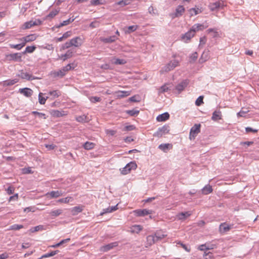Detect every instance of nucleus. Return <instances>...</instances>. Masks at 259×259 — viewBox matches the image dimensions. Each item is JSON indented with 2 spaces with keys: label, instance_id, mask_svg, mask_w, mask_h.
Returning a JSON list of instances; mask_svg holds the SVG:
<instances>
[{
  "label": "nucleus",
  "instance_id": "obj_1",
  "mask_svg": "<svg viewBox=\"0 0 259 259\" xmlns=\"http://www.w3.org/2000/svg\"><path fill=\"white\" fill-rule=\"evenodd\" d=\"M170 131L169 126L168 125H164L162 127H159L157 131L154 133L153 136L155 137L160 138L162 136L168 134Z\"/></svg>",
  "mask_w": 259,
  "mask_h": 259
},
{
  "label": "nucleus",
  "instance_id": "obj_2",
  "mask_svg": "<svg viewBox=\"0 0 259 259\" xmlns=\"http://www.w3.org/2000/svg\"><path fill=\"white\" fill-rule=\"evenodd\" d=\"M179 62L177 60H173L169 62L161 70V73L167 72L174 69L178 65Z\"/></svg>",
  "mask_w": 259,
  "mask_h": 259
},
{
  "label": "nucleus",
  "instance_id": "obj_3",
  "mask_svg": "<svg viewBox=\"0 0 259 259\" xmlns=\"http://www.w3.org/2000/svg\"><path fill=\"white\" fill-rule=\"evenodd\" d=\"M208 7L211 11H214L219 9H223L225 7V4L223 1L220 0L214 3H210Z\"/></svg>",
  "mask_w": 259,
  "mask_h": 259
},
{
  "label": "nucleus",
  "instance_id": "obj_4",
  "mask_svg": "<svg viewBox=\"0 0 259 259\" xmlns=\"http://www.w3.org/2000/svg\"><path fill=\"white\" fill-rule=\"evenodd\" d=\"M200 132V124H195L191 128L190 132V140L194 139L197 135Z\"/></svg>",
  "mask_w": 259,
  "mask_h": 259
},
{
  "label": "nucleus",
  "instance_id": "obj_5",
  "mask_svg": "<svg viewBox=\"0 0 259 259\" xmlns=\"http://www.w3.org/2000/svg\"><path fill=\"white\" fill-rule=\"evenodd\" d=\"M7 58H9L10 61H19L21 62L22 61L21 58V54L19 53H16L10 54L7 56Z\"/></svg>",
  "mask_w": 259,
  "mask_h": 259
},
{
  "label": "nucleus",
  "instance_id": "obj_6",
  "mask_svg": "<svg viewBox=\"0 0 259 259\" xmlns=\"http://www.w3.org/2000/svg\"><path fill=\"white\" fill-rule=\"evenodd\" d=\"M118 243L117 242H112L101 246L100 248V251L107 252L113 249L114 247H116Z\"/></svg>",
  "mask_w": 259,
  "mask_h": 259
},
{
  "label": "nucleus",
  "instance_id": "obj_7",
  "mask_svg": "<svg viewBox=\"0 0 259 259\" xmlns=\"http://www.w3.org/2000/svg\"><path fill=\"white\" fill-rule=\"evenodd\" d=\"M233 225H229L226 223L221 224L219 227V231L221 233H225L229 231L232 228Z\"/></svg>",
  "mask_w": 259,
  "mask_h": 259
},
{
  "label": "nucleus",
  "instance_id": "obj_8",
  "mask_svg": "<svg viewBox=\"0 0 259 259\" xmlns=\"http://www.w3.org/2000/svg\"><path fill=\"white\" fill-rule=\"evenodd\" d=\"M136 215L138 217H144L146 215L151 214L152 211L151 210H148L146 209H137L135 210Z\"/></svg>",
  "mask_w": 259,
  "mask_h": 259
},
{
  "label": "nucleus",
  "instance_id": "obj_9",
  "mask_svg": "<svg viewBox=\"0 0 259 259\" xmlns=\"http://www.w3.org/2000/svg\"><path fill=\"white\" fill-rule=\"evenodd\" d=\"M36 37L35 34H32L27 35L25 37L19 38V40L25 43V45L27 42L34 41L36 39Z\"/></svg>",
  "mask_w": 259,
  "mask_h": 259
},
{
  "label": "nucleus",
  "instance_id": "obj_10",
  "mask_svg": "<svg viewBox=\"0 0 259 259\" xmlns=\"http://www.w3.org/2000/svg\"><path fill=\"white\" fill-rule=\"evenodd\" d=\"M189 83V81L187 79L184 80L179 83L176 87V89L180 93L184 89L187 87Z\"/></svg>",
  "mask_w": 259,
  "mask_h": 259
},
{
  "label": "nucleus",
  "instance_id": "obj_11",
  "mask_svg": "<svg viewBox=\"0 0 259 259\" xmlns=\"http://www.w3.org/2000/svg\"><path fill=\"white\" fill-rule=\"evenodd\" d=\"M18 76L21 77L22 79H26L27 80H32L34 79L35 78L31 74L27 72H24L23 70L20 71V73L17 75Z\"/></svg>",
  "mask_w": 259,
  "mask_h": 259
},
{
  "label": "nucleus",
  "instance_id": "obj_12",
  "mask_svg": "<svg viewBox=\"0 0 259 259\" xmlns=\"http://www.w3.org/2000/svg\"><path fill=\"white\" fill-rule=\"evenodd\" d=\"M63 193L60 191H52L50 192H48L46 194V196L49 197H50L51 198H56L60 196H62Z\"/></svg>",
  "mask_w": 259,
  "mask_h": 259
},
{
  "label": "nucleus",
  "instance_id": "obj_13",
  "mask_svg": "<svg viewBox=\"0 0 259 259\" xmlns=\"http://www.w3.org/2000/svg\"><path fill=\"white\" fill-rule=\"evenodd\" d=\"M19 92L26 97H30L33 93L32 90L27 88L20 89Z\"/></svg>",
  "mask_w": 259,
  "mask_h": 259
},
{
  "label": "nucleus",
  "instance_id": "obj_14",
  "mask_svg": "<svg viewBox=\"0 0 259 259\" xmlns=\"http://www.w3.org/2000/svg\"><path fill=\"white\" fill-rule=\"evenodd\" d=\"M84 206L81 205H79L75 207H72L71 209V212L72 215H76L79 213L81 212L83 209Z\"/></svg>",
  "mask_w": 259,
  "mask_h": 259
},
{
  "label": "nucleus",
  "instance_id": "obj_15",
  "mask_svg": "<svg viewBox=\"0 0 259 259\" xmlns=\"http://www.w3.org/2000/svg\"><path fill=\"white\" fill-rule=\"evenodd\" d=\"M71 45L75 47H78L82 44L81 39L79 37H75L70 40Z\"/></svg>",
  "mask_w": 259,
  "mask_h": 259
},
{
  "label": "nucleus",
  "instance_id": "obj_16",
  "mask_svg": "<svg viewBox=\"0 0 259 259\" xmlns=\"http://www.w3.org/2000/svg\"><path fill=\"white\" fill-rule=\"evenodd\" d=\"M208 50H204L202 53L201 57L199 59V62L200 63H203L206 61L209 58Z\"/></svg>",
  "mask_w": 259,
  "mask_h": 259
},
{
  "label": "nucleus",
  "instance_id": "obj_17",
  "mask_svg": "<svg viewBox=\"0 0 259 259\" xmlns=\"http://www.w3.org/2000/svg\"><path fill=\"white\" fill-rule=\"evenodd\" d=\"M131 94V91H118L116 92V97L118 99L123 98L124 97L130 96Z\"/></svg>",
  "mask_w": 259,
  "mask_h": 259
},
{
  "label": "nucleus",
  "instance_id": "obj_18",
  "mask_svg": "<svg viewBox=\"0 0 259 259\" xmlns=\"http://www.w3.org/2000/svg\"><path fill=\"white\" fill-rule=\"evenodd\" d=\"M185 12V8L183 6L179 5L176 9L174 13V17H179L181 16Z\"/></svg>",
  "mask_w": 259,
  "mask_h": 259
},
{
  "label": "nucleus",
  "instance_id": "obj_19",
  "mask_svg": "<svg viewBox=\"0 0 259 259\" xmlns=\"http://www.w3.org/2000/svg\"><path fill=\"white\" fill-rule=\"evenodd\" d=\"M169 118V114L167 112H165L161 114L158 115L156 117L157 121L161 122L165 121Z\"/></svg>",
  "mask_w": 259,
  "mask_h": 259
},
{
  "label": "nucleus",
  "instance_id": "obj_20",
  "mask_svg": "<svg viewBox=\"0 0 259 259\" xmlns=\"http://www.w3.org/2000/svg\"><path fill=\"white\" fill-rule=\"evenodd\" d=\"M191 214V213L190 211L182 212L178 214L177 218L180 220H184L190 216Z\"/></svg>",
  "mask_w": 259,
  "mask_h": 259
},
{
  "label": "nucleus",
  "instance_id": "obj_21",
  "mask_svg": "<svg viewBox=\"0 0 259 259\" xmlns=\"http://www.w3.org/2000/svg\"><path fill=\"white\" fill-rule=\"evenodd\" d=\"M205 28L202 24H195L190 28V30L195 34L196 31L202 30Z\"/></svg>",
  "mask_w": 259,
  "mask_h": 259
},
{
  "label": "nucleus",
  "instance_id": "obj_22",
  "mask_svg": "<svg viewBox=\"0 0 259 259\" xmlns=\"http://www.w3.org/2000/svg\"><path fill=\"white\" fill-rule=\"evenodd\" d=\"M195 34L190 29L187 32H186L185 34H184L182 38L185 41L187 40H189L192 37L194 36Z\"/></svg>",
  "mask_w": 259,
  "mask_h": 259
},
{
  "label": "nucleus",
  "instance_id": "obj_23",
  "mask_svg": "<svg viewBox=\"0 0 259 259\" xmlns=\"http://www.w3.org/2000/svg\"><path fill=\"white\" fill-rule=\"evenodd\" d=\"M201 193L203 195H207L212 192V187L208 184L201 189Z\"/></svg>",
  "mask_w": 259,
  "mask_h": 259
},
{
  "label": "nucleus",
  "instance_id": "obj_24",
  "mask_svg": "<svg viewBox=\"0 0 259 259\" xmlns=\"http://www.w3.org/2000/svg\"><path fill=\"white\" fill-rule=\"evenodd\" d=\"M156 241V238L154 235H150L147 237V244L149 246H151L154 244Z\"/></svg>",
  "mask_w": 259,
  "mask_h": 259
},
{
  "label": "nucleus",
  "instance_id": "obj_25",
  "mask_svg": "<svg viewBox=\"0 0 259 259\" xmlns=\"http://www.w3.org/2000/svg\"><path fill=\"white\" fill-rule=\"evenodd\" d=\"M48 94L51 97V99L54 100L61 96V92L58 90H54L48 92Z\"/></svg>",
  "mask_w": 259,
  "mask_h": 259
},
{
  "label": "nucleus",
  "instance_id": "obj_26",
  "mask_svg": "<svg viewBox=\"0 0 259 259\" xmlns=\"http://www.w3.org/2000/svg\"><path fill=\"white\" fill-rule=\"evenodd\" d=\"M222 113L220 111H214L211 116V119L213 121H218L222 119Z\"/></svg>",
  "mask_w": 259,
  "mask_h": 259
},
{
  "label": "nucleus",
  "instance_id": "obj_27",
  "mask_svg": "<svg viewBox=\"0 0 259 259\" xmlns=\"http://www.w3.org/2000/svg\"><path fill=\"white\" fill-rule=\"evenodd\" d=\"M172 147V146L170 144H161L158 146V148L164 152H166L168 149Z\"/></svg>",
  "mask_w": 259,
  "mask_h": 259
},
{
  "label": "nucleus",
  "instance_id": "obj_28",
  "mask_svg": "<svg viewBox=\"0 0 259 259\" xmlns=\"http://www.w3.org/2000/svg\"><path fill=\"white\" fill-rule=\"evenodd\" d=\"M52 74L53 75L54 77H58L60 78H62L63 76H64L66 74V73L64 72V70L61 68L58 71H55L53 72H52Z\"/></svg>",
  "mask_w": 259,
  "mask_h": 259
},
{
  "label": "nucleus",
  "instance_id": "obj_29",
  "mask_svg": "<svg viewBox=\"0 0 259 259\" xmlns=\"http://www.w3.org/2000/svg\"><path fill=\"white\" fill-rule=\"evenodd\" d=\"M116 39V37L113 35L107 38H101V40L105 43H111L114 42Z\"/></svg>",
  "mask_w": 259,
  "mask_h": 259
},
{
  "label": "nucleus",
  "instance_id": "obj_30",
  "mask_svg": "<svg viewBox=\"0 0 259 259\" xmlns=\"http://www.w3.org/2000/svg\"><path fill=\"white\" fill-rule=\"evenodd\" d=\"M18 79H8V80H6L4 81H3V85L4 86H10V85H12L14 84H15L16 83L18 82Z\"/></svg>",
  "mask_w": 259,
  "mask_h": 259
},
{
  "label": "nucleus",
  "instance_id": "obj_31",
  "mask_svg": "<svg viewBox=\"0 0 259 259\" xmlns=\"http://www.w3.org/2000/svg\"><path fill=\"white\" fill-rule=\"evenodd\" d=\"M76 120L79 122H88L89 121V118L85 115H82L80 116H77Z\"/></svg>",
  "mask_w": 259,
  "mask_h": 259
},
{
  "label": "nucleus",
  "instance_id": "obj_32",
  "mask_svg": "<svg viewBox=\"0 0 259 259\" xmlns=\"http://www.w3.org/2000/svg\"><path fill=\"white\" fill-rule=\"evenodd\" d=\"M72 55H73V51H71V50H68L65 54L62 55L61 58L63 61H65L67 59L72 57Z\"/></svg>",
  "mask_w": 259,
  "mask_h": 259
},
{
  "label": "nucleus",
  "instance_id": "obj_33",
  "mask_svg": "<svg viewBox=\"0 0 259 259\" xmlns=\"http://www.w3.org/2000/svg\"><path fill=\"white\" fill-rule=\"evenodd\" d=\"M59 252V251L58 250L52 251L50 252H48V253H47L42 255L38 259H41L42 258H47V257H50L53 256L57 254Z\"/></svg>",
  "mask_w": 259,
  "mask_h": 259
},
{
  "label": "nucleus",
  "instance_id": "obj_34",
  "mask_svg": "<svg viewBox=\"0 0 259 259\" xmlns=\"http://www.w3.org/2000/svg\"><path fill=\"white\" fill-rule=\"evenodd\" d=\"M45 229H45V227L44 226L38 225V226H35L34 227L31 228L29 230V231L31 232V233H34L35 232H37V231H39L45 230Z\"/></svg>",
  "mask_w": 259,
  "mask_h": 259
},
{
  "label": "nucleus",
  "instance_id": "obj_35",
  "mask_svg": "<svg viewBox=\"0 0 259 259\" xmlns=\"http://www.w3.org/2000/svg\"><path fill=\"white\" fill-rule=\"evenodd\" d=\"M25 43H23V41H21V42L19 44L17 45H14V44H10L9 46L12 49H15L17 50H20L23 47H24Z\"/></svg>",
  "mask_w": 259,
  "mask_h": 259
},
{
  "label": "nucleus",
  "instance_id": "obj_36",
  "mask_svg": "<svg viewBox=\"0 0 259 259\" xmlns=\"http://www.w3.org/2000/svg\"><path fill=\"white\" fill-rule=\"evenodd\" d=\"M125 112L131 116L135 117L139 114L140 111L138 110L133 109L132 110H126Z\"/></svg>",
  "mask_w": 259,
  "mask_h": 259
},
{
  "label": "nucleus",
  "instance_id": "obj_37",
  "mask_svg": "<svg viewBox=\"0 0 259 259\" xmlns=\"http://www.w3.org/2000/svg\"><path fill=\"white\" fill-rule=\"evenodd\" d=\"M138 28V26L137 25L130 26L126 28L125 32L126 33H131L136 31Z\"/></svg>",
  "mask_w": 259,
  "mask_h": 259
},
{
  "label": "nucleus",
  "instance_id": "obj_38",
  "mask_svg": "<svg viewBox=\"0 0 259 259\" xmlns=\"http://www.w3.org/2000/svg\"><path fill=\"white\" fill-rule=\"evenodd\" d=\"M73 200V198L70 196L66 197L65 198H61L57 200V202L59 203H68L70 201H71Z\"/></svg>",
  "mask_w": 259,
  "mask_h": 259
},
{
  "label": "nucleus",
  "instance_id": "obj_39",
  "mask_svg": "<svg viewBox=\"0 0 259 259\" xmlns=\"http://www.w3.org/2000/svg\"><path fill=\"white\" fill-rule=\"evenodd\" d=\"M95 145L94 143L86 142L83 145V148L86 150H91L94 148Z\"/></svg>",
  "mask_w": 259,
  "mask_h": 259
},
{
  "label": "nucleus",
  "instance_id": "obj_40",
  "mask_svg": "<svg viewBox=\"0 0 259 259\" xmlns=\"http://www.w3.org/2000/svg\"><path fill=\"white\" fill-rule=\"evenodd\" d=\"M169 88L167 86V84H165L161 86L159 89H158V94H160L161 93H164L165 92H167L168 90H169Z\"/></svg>",
  "mask_w": 259,
  "mask_h": 259
},
{
  "label": "nucleus",
  "instance_id": "obj_41",
  "mask_svg": "<svg viewBox=\"0 0 259 259\" xmlns=\"http://www.w3.org/2000/svg\"><path fill=\"white\" fill-rule=\"evenodd\" d=\"M42 93H40L38 95V102L40 104L44 105L46 103V100L49 98V97L47 96L46 97H42Z\"/></svg>",
  "mask_w": 259,
  "mask_h": 259
},
{
  "label": "nucleus",
  "instance_id": "obj_42",
  "mask_svg": "<svg viewBox=\"0 0 259 259\" xmlns=\"http://www.w3.org/2000/svg\"><path fill=\"white\" fill-rule=\"evenodd\" d=\"M137 167V165L135 161H132L126 164V168L131 171L132 169H135Z\"/></svg>",
  "mask_w": 259,
  "mask_h": 259
},
{
  "label": "nucleus",
  "instance_id": "obj_43",
  "mask_svg": "<svg viewBox=\"0 0 259 259\" xmlns=\"http://www.w3.org/2000/svg\"><path fill=\"white\" fill-rule=\"evenodd\" d=\"M36 49V47L35 46H27L25 48V50L22 53L23 54H25L26 53H31L33 52Z\"/></svg>",
  "mask_w": 259,
  "mask_h": 259
},
{
  "label": "nucleus",
  "instance_id": "obj_44",
  "mask_svg": "<svg viewBox=\"0 0 259 259\" xmlns=\"http://www.w3.org/2000/svg\"><path fill=\"white\" fill-rule=\"evenodd\" d=\"M114 61L113 63L115 65H123L126 63V61L124 59H121L118 58H114Z\"/></svg>",
  "mask_w": 259,
  "mask_h": 259
},
{
  "label": "nucleus",
  "instance_id": "obj_45",
  "mask_svg": "<svg viewBox=\"0 0 259 259\" xmlns=\"http://www.w3.org/2000/svg\"><path fill=\"white\" fill-rule=\"evenodd\" d=\"M24 226L22 225L14 224L11 226L9 229V230H19L23 228Z\"/></svg>",
  "mask_w": 259,
  "mask_h": 259
},
{
  "label": "nucleus",
  "instance_id": "obj_46",
  "mask_svg": "<svg viewBox=\"0 0 259 259\" xmlns=\"http://www.w3.org/2000/svg\"><path fill=\"white\" fill-rule=\"evenodd\" d=\"M74 21V19H71L69 18L66 20L63 21L62 23H61L59 25L57 26V28H60L63 26H66L68 25L70 23L73 22Z\"/></svg>",
  "mask_w": 259,
  "mask_h": 259
},
{
  "label": "nucleus",
  "instance_id": "obj_47",
  "mask_svg": "<svg viewBox=\"0 0 259 259\" xmlns=\"http://www.w3.org/2000/svg\"><path fill=\"white\" fill-rule=\"evenodd\" d=\"M62 212L63 210L62 209H58L51 211L50 214L53 217H57L60 215Z\"/></svg>",
  "mask_w": 259,
  "mask_h": 259
},
{
  "label": "nucleus",
  "instance_id": "obj_48",
  "mask_svg": "<svg viewBox=\"0 0 259 259\" xmlns=\"http://www.w3.org/2000/svg\"><path fill=\"white\" fill-rule=\"evenodd\" d=\"M154 236H155V238H156V241H158L164 238L166 235L160 232H157L155 233Z\"/></svg>",
  "mask_w": 259,
  "mask_h": 259
},
{
  "label": "nucleus",
  "instance_id": "obj_49",
  "mask_svg": "<svg viewBox=\"0 0 259 259\" xmlns=\"http://www.w3.org/2000/svg\"><path fill=\"white\" fill-rule=\"evenodd\" d=\"M142 230V227L140 225H134L132 228V232L135 233H139L140 231Z\"/></svg>",
  "mask_w": 259,
  "mask_h": 259
},
{
  "label": "nucleus",
  "instance_id": "obj_50",
  "mask_svg": "<svg viewBox=\"0 0 259 259\" xmlns=\"http://www.w3.org/2000/svg\"><path fill=\"white\" fill-rule=\"evenodd\" d=\"M130 4V0H121L117 3V5L122 7L128 5Z\"/></svg>",
  "mask_w": 259,
  "mask_h": 259
},
{
  "label": "nucleus",
  "instance_id": "obj_51",
  "mask_svg": "<svg viewBox=\"0 0 259 259\" xmlns=\"http://www.w3.org/2000/svg\"><path fill=\"white\" fill-rule=\"evenodd\" d=\"M91 4L92 6H99L103 4V0H92Z\"/></svg>",
  "mask_w": 259,
  "mask_h": 259
},
{
  "label": "nucleus",
  "instance_id": "obj_52",
  "mask_svg": "<svg viewBox=\"0 0 259 259\" xmlns=\"http://www.w3.org/2000/svg\"><path fill=\"white\" fill-rule=\"evenodd\" d=\"M198 58V54L197 52H194L190 57V62L193 63L195 62Z\"/></svg>",
  "mask_w": 259,
  "mask_h": 259
},
{
  "label": "nucleus",
  "instance_id": "obj_53",
  "mask_svg": "<svg viewBox=\"0 0 259 259\" xmlns=\"http://www.w3.org/2000/svg\"><path fill=\"white\" fill-rule=\"evenodd\" d=\"M203 103V96H199L195 101L196 105L199 106H200Z\"/></svg>",
  "mask_w": 259,
  "mask_h": 259
},
{
  "label": "nucleus",
  "instance_id": "obj_54",
  "mask_svg": "<svg viewBox=\"0 0 259 259\" xmlns=\"http://www.w3.org/2000/svg\"><path fill=\"white\" fill-rule=\"evenodd\" d=\"M99 26H100V22L98 21H97V20H95V21L92 22L90 24V27L92 28L99 27Z\"/></svg>",
  "mask_w": 259,
  "mask_h": 259
},
{
  "label": "nucleus",
  "instance_id": "obj_55",
  "mask_svg": "<svg viewBox=\"0 0 259 259\" xmlns=\"http://www.w3.org/2000/svg\"><path fill=\"white\" fill-rule=\"evenodd\" d=\"M32 26H34V25L33 24V21L32 20L26 22L24 24V27L25 29H28Z\"/></svg>",
  "mask_w": 259,
  "mask_h": 259
},
{
  "label": "nucleus",
  "instance_id": "obj_56",
  "mask_svg": "<svg viewBox=\"0 0 259 259\" xmlns=\"http://www.w3.org/2000/svg\"><path fill=\"white\" fill-rule=\"evenodd\" d=\"M32 114L33 115H37L39 118H43L44 119H46L47 117L46 114L43 113L38 112L37 111H32Z\"/></svg>",
  "mask_w": 259,
  "mask_h": 259
},
{
  "label": "nucleus",
  "instance_id": "obj_57",
  "mask_svg": "<svg viewBox=\"0 0 259 259\" xmlns=\"http://www.w3.org/2000/svg\"><path fill=\"white\" fill-rule=\"evenodd\" d=\"M58 13H59L58 10H54L51 11V12H50V13L48 15L47 17L51 18H53L56 15H57L58 14Z\"/></svg>",
  "mask_w": 259,
  "mask_h": 259
},
{
  "label": "nucleus",
  "instance_id": "obj_58",
  "mask_svg": "<svg viewBox=\"0 0 259 259\" xmlns=\"http://www.w3.org/2000/svg\"><path fill=\"white\" fill-rule=\"evenodd\" d=\"M90 100L92 103H95L96 102H100L101 100V99L100 97L94 96V97H91L90 98Z\"/></svg>",
  "mask_w": 259,
  "mask_h": 259
},
{
  "label": "nucleus",
  "instance_id": "obj_59",
  "mask_svg": "<svg viewBox=\"0 0 259 259\" xmlns=\"http://www.w3.org/2000/svg\"><path fill=\"white\" fill-rule=\"evenodd\" d=\"M199 9H195V8H191L190 9V13L191 16L196 15L198 14L199 12Z\"/></svg>",
  "mask_w": 259,
  "mask_h": 259
},
{
  "label": "nucleus",
  "instance_id": "obj_60",
  "mask_svg": "<svg viewBox=\"0 0 259 259\" xmlns=\"http://www.w3.org/2000/svg\"><path fill=\"white\" fill-rule=\"evenodd\" d=\"M121 174L122 175H126L130 172V171L129 169H128V168H126V165L122 169H120Z\"/></svg>",
  "mask_w": 259,
  "mask_h": 259
},
{
  "label": "nucleus",
  "instance_id": "obj_61",
  "mask_svg": "<svg viewBox=\"0 0 259 259\" xmlns=\"http://www.w3.org/2000/svg\"><path fill=\"white\" fill-rule=\"evenodd\" d=\"M136 128V127L133 125H126L124 128V131H131Z\"/></svg>",
  "mask_w": 259,
  "mask_h": 259
},
{
  "label": "nucleus",
  "instance_id": "obj_62",
  "mask_svg": "<svg viewBox=\"0 0 259 259\" xmlns=\"http://www.w3.org/2000/svg\"><path fill=\"white\" fill-rule=\"evenodd\" d=\"M199 249L201 250H209L210 249H213V247H209L206 244L201 245L199 246Z\"/></svg>",
  "mask_w": 259,
  "mask_h": 259
},
{
  "label": "nucleus",
  "instance_id": "obj_63",
  "mask_svg": "<svg viewBox=\"0 0 259 259\" xmlns=\"http://www.w3.org/2000/svg\"><path fill=\"white\" fill-rule=\"evenodd\" d=\"M62 69L64 70V72L66 73L69 70H70L72 69V67L70 64H68L66 66L62 68Z\"/></svg>",
  "mask_w": 259,
  "mask_h": 259
},
{
  "label": "nucleus",
  "instance_id": "obj_64",
  "mask_svg": "<svg viewBox=\"0 0 259 259\" xmlns=\"http://www.w3.org/2000/svg\"><path fill=\"white\" fill-rule=\"evenodd\" d=\"M248 111H249V110H243L242 109L237 113V116H240V117H243V116H244L245 114L246 113H247Z\"/></svg>",
  "mask_w": 259,
  "mask_h": 259
}]
</instances>
